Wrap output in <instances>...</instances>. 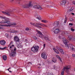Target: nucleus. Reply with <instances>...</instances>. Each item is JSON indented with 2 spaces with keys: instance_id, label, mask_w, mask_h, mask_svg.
I'll return each instance as SVG.
<instances>
[{
  "instance_id": "obj_1",
  "label": "nucleus",
  "mask_w": 75,
  "mask_h": 75,
  "mask_svg": "<svg viewBox=\"0 0 75 75\" xmlns=\"http://www.w3.org/2000/svg\"><path fill=\"white\" fill-rule=\"evenodd\" d=\"M62 40L63 42V43L65 45V46L67 49H69V45H68V41L65 38H62Z\"/></svg>"
},
{
  "instance_id": "obj_2",
  "label": "nucleus",
  "mask_w": 75,
  "mask_h": 75,
  "mask_svg": "<svg viewBox=\"0 0 75 75\" xmlns=\"http://www.w3.org/2000/svg\"><path fill=\"white\" fill-rule=\"evenodd\" d=\"M39 49V46L36 45L35 47H33L31 48V50L33 52H37Z\"/></svg>"
},
{
  "instance_id": "obj_3",
  "label": "nucleus",
  "mask_w": 75,
  "mask_h": 75,
  "mask_svg": "<svg viewBox=\"0 0 75 75\" xmlns=\"http://www.w3.org/2000/svg\"><path fill=\"white\" fill-rule=\"evenodd\" d=\"M0 18H2V19H5V20H2V21L0 22V23H1V24H6V20H7L8 18H6V17L2 16H0Z\"/></svg>"
},
{
  "instance_id": "obj_4",
  "label": "nucleus",
  "mask_w": 75,
  "mask_h": 75,
  "mask_svg": "<svg viewBox=\"0 0 75 75\" xmlns=\"http://www.w3.org/2000/svg\"><path fill=\"white\" fill-rule=\"evenodd\" d=\"M6 23H7L8 24V25H5V26H6V27H10L11 26V25H17L16 23H13L12 24L10 23V22L9 21H6Z\"/></svg>"
},
{
  "instance_id": "obj_5",
  "label": "nucleus",
  "mask_w": 75,
  "mask_h": 75,
  "mask_svg": "<svg viewBox=\"0 0 75 75\" xmlns=\"http://www.w3.org/2000/svg\"><path fill=\"white\" fill-rule=\"evenodd\" d=\"M59 23L58 21H55L54 23H53V25L55 26L53 28V30H54V29H56L58 27V25H59Z\"/></svg>"
},
{
  "instance_id": "obj_6",
  "label": "nucleus",
  "mask_w": 75,
  "mask_h": 75,
  "mask_svg": "<svg viewBox=\"0 0 75 75\" xmlns=\"http://www.w3.org/2000/svg\"><path fill=\"white\" fill-rule=\"evenodd\" d=\"M2 13L3 14H6L8 16H10V14L11 13V11H6L5 12L2 11Z\"/></svg>"
},
{
  "instance_id": "obj_7",
  "label": "nucleus",
  "mask_w": 75,
  "mask_h": 75,
  "mask_svg": "<svg viewBox=\"0 0 75 75\" xmlns=\"http://www.w3.org/2000/svg\"><path fill=\"white\" fill-rule=\"evenodd\" d=\"M32 6L31 4V2H30L29 4L25 5L23 6V8H29L30 7H31Z\"/></svg>"
},
{
  "instance_id": "obj_8",
  "label": "nucleus",
  "mask_w": 75,
  "mask_h": 75,
  "mask_svg": "<svg viewBox=\"0 0 75 75\" xmlns=\"http://www.w3.org/2000/svg\"><path fill=\"white\" fill-rule=\"evenodd\" d=\"M36 31L38 32V33L37 34V35L38 37H41V38H42V36H43V35L42 34L40 31L38 30H36Z\"/></svg>"
},
{
  "instance_id": "obj_9",
  "label": "nucleus",
  "mask_w": 75,
  "mask_h": 75,
  "mask_svg": "<svg viewBox=\"0 0 75 75\" xmlns=\"http://www.w3.org/2000/svg\"><path fill=\"white\" fill-rule=\"evenodd\" d=\"M41 55L42 58H44V59H47V56L46 55V53L45 52H43L41 54Z\"/></svg>"
},
{
  "instance_id": "obj_10",
  "label": "nucleus",
  "mask_w": 75,
  "mask_h": 75,
  "mask_svg": "<svg viewBox=\"0 0 75 75\" xmlns=\"http://www.w3.org/2000/svg\"><path fill=\"white\" fill-rule=\"evenodd\" d=\"M69 47L71 50L72 51H75V47L74 46L71 44H70Z\"/></svg>"
},
{
  "instance_id": "obj_11",
  "label": "nucleus",
  "mask_w": 75,
  "mask_h": 75,
  "mask_svg": "<svg viewBox=\"0 0 75 75\" xmlns=\"http://www.w3.org/2000/svg\"><path fill=\"white\" fill-rule=\"evenodd\" d=\"M34 8H38V9H39V10H42V7H41L39 5L34 6Z\"/></svg>"
},
{
  "instance_id": "obj_12",
  "label": "nucleus",
  "mask_w": 75,
  "mask_h": 75,
  "mask_svg": "<svg viewBox=\"0 0 75 75\" xmlns=\"http://www.w3.org/2000/svg\"><path fill=\"white\" fill-rule=\"evenodd\" d=\"M71 66L69 65L68 66H66L65 67H64L63 68V70L65 71V70H68V69H70L71 68Z\"/></svg>"
},
{
  "instance_id": "obj_13",
  "label": "nucleus",
  "mask_w": 75,
  "mask_h": 75,
  "mask_svg": "<svg viewBox=\"0 0 75 75\" xmlns=\"http://www.w3.org/2000/svg\"><path fill=\"white\" fill-rule=\"evenodd\" d=\"M14 40L15 42H19L20 41L19 38H18V36H16L14 37Z\"/></svg>"
},
{
  "instance_id": "obj_14",
  "label": "nucleus",
  "mask_w": 75,
  "mask_h": 75,
  "mask_svg": "<svg viewBox=\"0 0 75 75\" xmlns=\"http://www.w3.org/2000/svg\"><path fill=\"white\" fill-rule=\"evenodd\" d=\"M40 23H35V25H34L35 27H38V28H41L42 27L41 26H40Z\"/></svg>"
},
{
  "instance_id": "obj_15",
  "label": "nucleus",
  "mask_w": 75,
  "mask_h": 75,
  "mask_svg": "<svg viewBox=\"0 0 75 75\" xmlns=\"http://www.w3.org/2000/svg\"><path fill=\"white\" fill-rule=\"evenodd\" d=\"M6 41L4 40H1L0 41V43L1 45H5L6 44Z\"/></svg>"
},
{
  "instance_id": "obj_16",
  "label": "nucleus",
  "mask_w": 75,
  "mask_h": 75,
  "mask_svg": "<svg viewBox=\"0 0 75 75\" xmlns=\"http://www.w3.org/2000/svg\"><path fill=\"white\" fill-rule=\"evenodd\" d=\"M59 30L58 28L56 29L54 31V33L55 34H58L59 33Z\"/></svg>"
},
{
  "instance_id": "obj_17",
  "label": "nucleus",
  "mask_w": 75,
  "mask_h": 75,
  "mask_svg": "<svg viewBox=\"0 0 75 75\" xmlns=\"http://www.w3.org/2000/svg\"><path fill=\"white\" fill-rule=\"evenodd\" d=\"M66 3V1H63L61 2V6H64L65 5Z\"/></svg>"
},
{
  "instance_id": "obj_18",
  "label": "nucleus",
  "mask_w": 75,
  "mask_h": 75,
  "mask_svg": "<svg viewBox=\"0 0 75 75\" xmlns=\"http://www.w3.org/2000/svg\"><path fill=\"white\" fill-rule=\"evenodd\" d=\"M2 58H3V59L4 60V61H6L7 60V56L6 55H3L2 56Z\"/></svg>"
},
{
  "instance_id": "obj_19",
  "label": "nucleus",
  "mask_w": 75,
  "mask_h": 75,
  "mask_svg": "<svg viewBox=\"0 0 75 75\" xmlns=\"http://www.w3.org/2000/svg\"><path fill=\"white\" fill-rule=\"evenodd\" d=\"M41 21L42 23H47L48 22L47 20H41Z\"/></svg>"
},
{
  "instance_id": "obj_20",
  "label": "nucleus",
  "mask_w": 75,
  "mask_h": 75,
  "mask_svg": "<svg viewBox=\"0 0 75 75\" xmlns=\"http://www.w3.org/2000/svg\"><path fill=\"white\" fill-rule=\"evenodd\" d=\"M59 51H60V52L61 54H64V51H63V50H62V49L60 48V49H59Z\"/></svg>"
},
{
  "instance_id": "obj_21",
  "label": "nucleus",
  "mask_w": 75,
  "mask_h": 75,
  "mask_svg": "<svg viewBox=\"0 0 75 75\" xmlns=\"http://www.w3.org/2000/svg\"><path fill=\"white\" fill-rule=\"evenodd\" d=\"M73 10H74V8L73 7H72L70 9L68 10L67 11L68 12H70V11H72Z\"/></svg>"
},
{
  "instance_id": "obj_22",
  "label": "nucleus",
  "mask_w": 75,
  "mask_h": 75,
  "mask_svg": "<svg viewBox=\"0 0 75 75\" xmlns=\"http://www.w3.org/2000/svg\"><path fill=\"white\" fill-rule=\"evenodd\" d=\"M10 31H11V33H16L17 32L15 30H13V29H11L10 30Z\"/></svg>"
},
{
  "instance_id": "obj_23",
  "label": "nucleus",
  "mask_w": 75,
  "mask_h": 75,
  "mask_svg": "<svg viewBox=\"0 0 75 75\" xmlns=\"http://www.w3.org/2000/svg\"><path fill=\"white\" fill-rule=\"evenodd\" d=\"M10 57H15V54L12 53L10 54Z\"/></svg>"
},
{
  "instance_id": "obj_24",
  "label": "nucleus",
  "mask_w": 75,
  "mask_h": 75,
  "mask_svg": "<svg viewBox=\"0 0 75 75\" xmlns=\"http://www.w3.org/2000/svg\"><path fill=\"white\" fill-rule=\"evenodd\" d=\"M52 62H54L55 63L56 62V59H54L53 58L52 59Z\"/></svg>"
},
{
  "instance_id": "obj_25",
  "label": "nucleus",
  "mask_w": 75,
  "mask_h": 75,
  "mask_svg": "<svg viewBox=\"0 0 75 75\" xmlns=\"http://www.w3.org/2000/svg\"><path fill=\"white\" fill-rule=\"evenodd\" d=\"M36 18L38 19V20H41V17L40 16H37V17H36Z\"/></svg>"
},
{
  "instance_id": "obj_26",
  "label": "nucleus",
  "mask_w": 75,
  "mask_h": 75,
  "mask_svg": "<svg viewBox=\"0 0 75 75\" xmlns=\"http://www.w3.org/2000/svg\"><path fill=\"white\" fill-rule=\"evenodd\" d=\"M56 57L59 59L60 60V61H61V59L60 58V57H59V56L58 55H56Z\"/></svg>"
},
{
  "instance_id": "obj_27",
  "label": "nucleus",
  "mask_w": 75,
  "mask_h": 75,
  "mask_svg": "<svg viewBox=\"0 0 75 75\" xmlns=\"http://www.w3.org/2000/svg\"><path fill=\"white\" fill-rule=\"evenodd\" d=\"M11 51L12 53L13 54H16V52L14 51L13 50H11Z\"/></svg>"
},
{
  "instance_id": "obj_28",
  "label": "nucleus",
  "mask_w": 75,
  "mask_h": 75,
  "mask_svg": "<svg viewBox=\"0 0 75 75\" xmlns=\"http://www.w3.org/2000/svg\"><path fill=\"white\" fill-rule=\"evenodd\" d=\"M44 38L45 40H47V41H50V40H49V39H48V38L47 37H45Z\"/></svg>"
},
{
  "instance_id": "obj_29",
  "label": "nucleus",
  "mask_w": 75,
  "mask_h": 75,
  "mask_svg": "<svg viewBox=\"0 0 75 75\" xmlns=\"http://www.w3.org/2000/svg\"><path fill=\"white\" fill-rule=\"evenodd\" d=\"M6 48H7V47H5L3 48H1V47H0V49L1 50H4V49H6Z\"/></svg>"
},
{
  "instance_id": "obj_30",
  "label": "nucleus",
  "mask_w": 75,
  "mask_h": 75,
  "mask_svg": "<svg viewBox=\"0 0 75 75\" xmlns=\"http://www.w3.org/2000/svg\"><path fill=\"white\" fill-rule=\"evenodd\" d=\"M67 17H66L65 18L64 20V23H66L67 22Z\"/></svg>"
},
{
  "instance_id": "obj_31",
  "label": "nucleus",
  "mask_w": 75,
  "mask_h": 75,
  "mask_svg": "<svg viewBox=\"0 0 75 75\" xmlns=\"http://www.w3.org/2000/svg\"><path fill=\"white\" fill-rule=\"evenodd\" d=\"M40 25L42 27H44V24H43L42 23H40Z\"/></svg>"
},
{
  "instance_id": "obj_32",
  "label": "nucleus",
  "mask_w": 75,
  "mask_h": 75,
  "mask_svg": "<svg viewBox=\"0 0 75 75\" xmlns=\"http://www.w3.org/2000/svg\"><path fill=\"white\" fill-rule=\"evenodd\" d=\"M55 52H56V54H59V52H58V50H56Z\"/></svg>"
},
{
  "instance_id": "obj_33",
  "label": "nucleus",
  "mask_w": 75,
  "mask_h": 75,
  "mask_svg": "<svg viewBox=\"0 0 75 75\" xmlns=\"http://www.w3.org/2000/svg\"><path fill=\"white\" fill-rule=\"evenodd\" d=\"M71 29L72 31H75V29H73L72 28H71Z\"/></svg>"
},
{
  "instance_id": "obj_34",
  "label": "nucleus",
  "mask_w": 75,
  "mask_h": 75,
  "mask_svg": "<svg viewBox=\"0 0 75 75\" xmlns=\"http://www.w3.org/2000/svg\"><path fill=\"white\" fill-rule=\"evenodd\" d=\"M1 25V26H5V25ZM0 29H3V28L2 27H0Z\"/></svg>"
},
{
  "instance_id": "obj_35",
  "label": "nucleus",
  "mask_w": 75,
  "mask_h": 75,
  "mask_svg": "<svg viewBox=\"0 0 75 75\" xmlns=\"http://www.w3.org/2000/svg\"><path fill=\"white\" fill-rule=\"evenodd\" d=\"M64 71H62V73H61V75H64Z\"/></svg>"
},
{
  "instance_id": "obj_36",
  "label": "nucleus",
  "mask_w": 75,
  "mask_h": 75,
  "mask_svg": "<svg viewBox=\"0 0 75 75\" xmlns=\"http://www.w3.org/2000/svg\"><path fill=\"white\" fill-rule=\"evenodd\" d=\"M25 30H26V31H28L29 30V28H26Z\"/></svg>"
},
{
  "instance_id": "obj_37",
  "label": "nucleus",
  "mask_w": 75,
  "mask_h": 75,
  "mask_svg": "<svg viewBox=\"0 0 75 75\" xmlns=\"http://www.w3.org/2000/svg\"><path fill=\"white\" fill-rule=\"evenodd\" d=\"M56 48H57V50H59V49H60L61 48H59V47L57 46L56 47Z\"/></svg>"
},
{
  "instance_id": "obj_38",
  "label": "nucleus",
  "mask_w": 75,
  "mask_h": 75,
  "mask_svg": "<svg viewBox=\"0 0 75 75\" xmlns=\"http://www.w3.org/2000/svg\"><path fill=\"white\" fill-rule=\"evenodd\" d=\"M69 24V25H73V23H70Z\"/></svg>"
},
{
  "instance_id": "obj_39",
  "label": "nucleus",
  "mask_w": 75,
  "mask_h": 75,
  "mask_svg": "<svg viewBox=\"0 0 75 75\" xmlns=\"http://www.w3.org/2000/svg\"><path fill=\"white\" fill-rule=\"evenodd\" d=\"M72 57H75V54H72Z\"/></svg>"
},
{
  "instance_id": "obj_40",
  "label": "nucleus",
  "mask_w": 75,
  "mask_h": 75,
  "mask_svg": "<svg viewBox=\"0 0 75 75\" xmlns=\"http://www.w3.org/2000/svg\"><path fill=\"white\" fill-rule=\"evenodd\" d=\"M33 38L35 39V40H37V38L35 37H33Z\"/></svg>"
},
{
  "instance_id": "obj_41",
  "label": "nucleus",
  "mask_w": 75,
  "mask_h": 75,
  "mask_svg": "<svg viewBox=\"0 0 75 75\" xmlns=\"http://www.w3.org/2000/svg\"><path fill=\"white\" fill-rule=\"evenodd\" d=\"M64 32H63L61 34V35H64Z\"/></svg>"
},
{
  "instance_id": "obj_42",
  "label": "nucleus",
  "mask_w": 75,
  "mask_h": 75,
  "mask_svg": "<svg viewBox=\"0 0 75 75\" xmlns=\"http://www.w3.org/2000/svg\"><path fill=\"white\" fill-rule=\"evenodd\" d=\"M30 24H31L32 25H34L35 23H31Z\"/></svg>"
},
{
  "instance_id": "obj_43",
  "label": "nucleus",
  "mask_w": 75,
  "mask_h": 75,
  "mask_svg": "<svg viewBox=\"0 0 75 75\" xmlns=\"http://www.w3.org/2000/svg\"><path fill=\"white\" fill-rule=\"evenodd\" d=\"M13 46H14V45H12L11 46H10V48L11 49V48H12V47H13Z\"/></svg>"
},
{
  "instance_id": "obj_44",
  "label": "nucleus",
  "mask_w": 75,
  "mask_h": 75,
  "mask_svg": "<svg viewBox=\"0 0 75 75\" xmlns=\"http://www.w3.org/2000/svg\"><path fill=\"white\" fill-rule=\"evenodd\" d=\"M53 50L55 52V51L57 50L56 49H55V48H53Z\"/></svg>"
},
{
  "instance_id": "obj_45",
  "label": "nucleus",
  "mask_w": 75,
  "mask_h": 75,
  "mask_svg": "<svg viewBox=\"0 0 75 75\" xmlns=\"http://www.w3.org/2000/svg\"><path fill=\"white\" fill-rule=\"evenodd\" d=\"M44 27H48L47 25H45V24L44 25Z\"/></svg>"
},
{
  "instance_id": "obj_46",
  "label": "nucleus",
  "mask_w": 75,
  "mask_h": 75,
  "mask_svg": "<svg viewBox=\"0 0 75 75\" xmlns=\"http://www.w3.org/2000/svg\"><path fill=\"white\" fill-rule=\"evenodd\" d=\"M66 70V72H67V73H68V72H69V70H68H68Z\"/></svg>"
},
{
  "instance_id": "obj_47",
  "label": "nucleus",
  "mask_w": 75,
  "mask_h": 75,
  "mask_svg": "<svg viewBox=\"0 0 75 75\" xmlns=\"http://www.w3.org/2000/svg\"><path fill=\"white\" fill-rule=\"evenodd\" d=\"M43 47L44 48H45V44H44Z\"/></svg>"
},
{
  "instance_id": "obj_48",
  "label": "nucleus",
  "mask_w": 75,
  "mask_h": 75,
  "mask_svg": "<svg viewBox=\"0 0 75 75\" xmlns=\"http://www.w3.org/2000/svg\"><path fill=\"white\" fill-rule=\"evenodd\" d=\"M71 14L72 15H75V14H74V13H71Z\"/></svg>"
},
{
  "instance_id": "obj_49",
  "label": "nucleus",
  "mask_w": 75,
  "mask_h": 75,
  "mask_svg": "<svg viewBox=\"0 0 75 75\" xmlns=\"http://www.w3.org/2000/svg\"><path fill=\"white\" fill-rule=\"evenodd\" d=\"M28 64H31V65H32V64L30 62H28Z\"/></svg>"
},
{
  "instance_id": "obj_50",
  "label": "nucleus",
  "mask_w": 75,
  "mask_h": 75,
  "mask_svg": "<svg viewBox=\"0 0 75 75\" xmlns=\"http://www.w3.org/2000/svg\"><path fill=\"white\" fill-rule=\"evenodd\" d=\"M73 3L74 4H75V1H74L73 2Z\"/></svg>"
},
{
  "instance_id": "obj_51",
  "label": "nucleus",
  "mask_w": 75,
  "mask_h": 75,
  "mask_svg": "<svg viewBox=\"0 0 75 75\" xmlns=\"http://www.w3.org/2000/svg\"><path fill=\"white\" fill-rule=\"evenodd\" d=\"M14 51H16V48H15L14 50Z\"/></svg>"
},
{
  "instance_id": "obj_52",
  "label": "nucleus",
  "mask_w": 75,
  "mask_h": 75,
  "mask_svg": "<svg viewBox=\"0 0 75 75\" xmlns=\"http://www.w3.org/2000/svg\"><path fill=\"white\" fill-rule=\"evenodd\" d=\"M14 0H10V1H14Z\"/></svg>"
},
{
  "instance_id": "obj_53",
  "label": "nucleus",
  "mask_w": 75,
  "mask_h": 75,
  "mask_svg": "<svg viewBox=\"0 0 75 75\" xmlns=\"http://www.w3.org/2000/svg\"><path fill=\"white\" fill-rule=\"evenodd\" d=\"M9 72H11V73H12V71H9Z\"/></svg>"
},
{
  "instance_id": "obj_54",
  "label": "nucleus",
  "mask_w": 75,
  "mask_h": 75,
  "mask_svg": "<svg viewBox=\"0 0 75 75\" xmlns=\"http://www.w3.org/2000/svg\"><path fill=\"white\" fill-rule=\"evenodd\" d=\"M60 35H59V38H60Z\"/></svg>"
},
{
  "instance_id": "obj_55",
  "label": "nucleus",
  "mask_w": 75,
  "mask_h": 75,
  "mask_svg": "<svg viewBox=\"0 0 75 75\" xmlns=\"http://www.w3.org/2000/svg\"><path fill=\"white\" fill-rule=\"evenodd\" d=\"M9 69H7L8 71H9Z\"/></svg>"
},
{
  "instance_id": "obj_56",
  "label": "nucleus",
  "mask_w": 75,
  "mask_h": 75,
  "mask_svg": "<svg viewBox=\"0 0 75 75\" xmlns=\"http://www.w3.org/2000/svg\"><path fill=\"white\" fill-rule=\"evenodd\" d=\"M53 75V74L52 73L51 75Z\"/></svg>"
},
{
  "instance_id": "obj_57",
  "label": "nucleus",
  "mask_w": 75,
  "mask_h": 75,
  "mask_svg": "<svg viewBox=\"0 0 75 75\" xmlns=\"http://www.w3.org/2000/svg\"><path fill=\"white\" fill-rule=\"evenodd\" d=\"M11 69V67H10V68H9V69Z\"/></svg>"
},
{
  "instance_id": "obj_58",
  "label": "nucleus",
  "mask_w": 75,
  "mask_h": 75,
  "mask_svg": "<svg viewBox=\"0 0 75 75\" xmlns=\"http://www.w3.org/2000/svg\"><path fill=\"white\" fill-rule=\"evenodd\" d=\"M7 37H8V35H7Z\"/></svg>"
},
{
  "instance_id": "obj_59",
  "label": "nucleus",
  "mask_w": 75,
  "mask_h": 75,
  "mask_svg": "<svg viewBox=\"0 0 75 75\" xmlns=\"http://www.w3.org/2000/svg\"><path fill=\"white\" fill-rule=\"evenodd\" d=\"M8 51H9V52H10V50H9Z\"/></svg>"
},
{
  "instance_id": "obj_60",
  "label": "nucleus",
  "mask_w": 75,
  "mask_h": 75,
  "mask_svg": "<svg viewBox=\"0 0 75 75\" xmlns=\"http://www.w3.org/2000/svg\"><path fill=\"white\" fill-rule=\"evenodd\" d=\"M72 20H71V21H72Z\"/></svg>"
},
{
  "instance_id": "obj_61",
  "label": "nucleus",
  "mask_w": 75,
  "mask_h": 75,
  "mask_svg": "<svg viewBox=\"0 0 75 75\" xmlns=\"http://www.w3.org/2000/svg\"><path fill=\"white\" fill-rule=\"evenodd\" d=\"M6 35H7V34H6Z\"/></svg>"
},
{
  "instance_id": "obj_62",
  "label": "nucleus",
  "mask_w": 75,
  "mask_h": 75,
  "mask_svg": "<svg viewBox=\"0 0 75 75\" xmlns=\"http://www.w3.org/2000/svg\"><path fill=\"white\" fill-rule=\"evenodd\" d=\"M40 65H41V64H40Z\"/></svg>"
},
{
  "instance_id": "obj_63",
  "label": "nucleus",
  "mask_w": 75,
  "mask_h": 75,
  "mask_svg": "<svg viewBox=\"0 0 75 75\" xmlns=\"http://www.w3.org/2000/svg\"><path fill=\"white\" fill-rule=\"evenodd\" d=\"M38 68H40V67H39Z\"/></svg>"
},
{
  "instance_id": "obj_64",
  "label": "nucleus",
  "mask_w": 75,
  "mask_h": 75,
  "mask_svg": "<svg viewBox=\"0 0 75 75\" xmlns=\"http://www.w3.org/2000/svg\"><path fill=\"white\" fill-rule=\"evenodd\" d=\"M18 48H19V46H18Z\"/></svg>"
}]
</instances>
